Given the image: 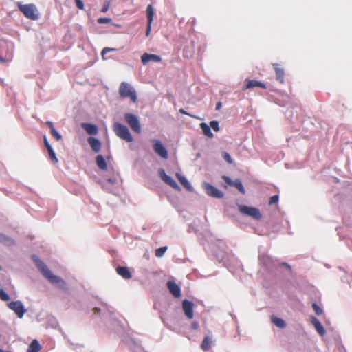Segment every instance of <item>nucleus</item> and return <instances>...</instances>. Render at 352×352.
I'll use <instances>...</instances> for the list:
<instances>
[{
	"instance_id": "obj_1",
	"label": "nucleus",
	"mask_w": 352,
	"mask_h": 352,
	"mask_svg": "<svg viewBox=\"0 0 352 352\" xmlns=\"http://www.w3.org/2000/svg\"><path fill=\"white\" fill-rule=\"evenodd\" d=\"M96 162L97 166L102 170L106 171V179L102 184V187L108 192L116 194L114 186L118 184L120 175L119 173L114 168L107 163L103 155H96Z\"/></svg>"
},
{
	"instance_id": "obj_2",
	"label": "nucleus",
	"mask_w": 352,
	"mask_h": 352,
	"mask_svg": "<svg viewBox=\"0 0 352 352\" xmlns=\"http://www.w3.org/2000/svg\"><path fill=\"white\" fill-rule=\"evenodd\" d=\"M32 259L42 275L54 287L67 292L68 287L67 283L60 276L54 275L46 264L35 254L32 255Z\"/></svg>"
},
{
	"instance_id": "obj_3",
	"label": "nucleus",
	"mask_w": 352,
	"mask_h": 352,
	"mask_svg": "<svg viewBox=\"0 0 352 352\" xmlns=\"http://www.w3.org/2000/svg\"><path fill=\"white\" fill-rule=\"evenodd\" d=\"M119 94L123 98H129L131 102L135 103L137 102V94L133 88L129 83L122 82L119 87Z\"/></svg>"
},
{
	"instance_id": "obj_4",
	"label": "nucleus",
	"mask_w": 352,
	"mask_h": 352,
	"mask_svg": "<svg viewBox=\"0 0 352 352\" xmlns=\"http://www.w3.org/2000/svg\"><path fill=\"white\" fill-rule=\"evenodd\" d=\"M113 130L118 137L126 142H132L133 141V138L129 129L124 124L116 122L113 125Z\"/></svg>"
},
{
	"instance_id": "obj_5",
	"label": "nucleus",
	"mask_w": 352,
	"mask_h": 352,
	"mask_svg": "<svg viewBox=\"0 0 352 352\" xmlns=\"http://www.w3.org/2000/svg\"><path fill=\"white\" fill-rule=\"evenodd\" d=\"M107 309L105 312L106 318L107 319V325L112 329L113 331H118L122 329V324L120 321L117 318L116 314L112 310L111 307H109L107 304L104 305Z\"/></svg>"
},
{
	"instance_id": "obj_6",
	"label": "nucleus",
	"mask_w": 352,
	"mask_h": 352,
	"mask_svg": "<svg viewBox=\"0 0 352 352\" xmlns=\"http://www.w3.org/2000/svg\"><path fill=\"white\" fill-rule=\"evenodd\" d=\"M12 52V47L8 42H0V62L6 63L11 60Z\"/></svg>"
},
{
	"instance_id": "obj_7",
	"label": "nucleus",
	"mask_w": 352,
	"mask_h": 352,
	"mask_svg": "<svg viewBox=\"0 0 352 352\" xmlns=\"http://www.w3.org/2000/svg\"><path fill=\"white\" fill-rule=\"evenodd\" d=\"M19 9L28 19L31 20H36L38 19V14L34 4H19Z\"/></svg>"
},
{
	"instance_id": "obj_8",
	"label": "nucleus",
	"mask_w": 352,
	"mask_h": 352,
	"mask_svg": "<svg viewBox=\"0 0 352 352\" xmlns=\"http://www.w3.org/2000/svg\"><path fill=\"white\" fill-rule=\"evenodd\" d=\"M124 120L132 129V131L138 134L142 132L141 124L138 118L131 113H126L124 116Z\"/></svg>"
},
{
	"instance_id": "obj_9",
	"label": "nucleus",
	"mask_w": 352,
	"mask_h": 352,
	"mask_svg": "<svg viewBox=\"0 0 352 352\" xmlns=\"http://www.w3.org/2000/svg\"><path fill=\"white\" fill-rule=\"evenodd\" d=\"M239 210L243 214L251 217L256 220H260L262 217L260 210L254 207L245 205H238Z\"/></svg>"
},
{
	"instance_id": "obj_10",
	"label": "nucleus",
	"mask_w": 352,
	"mask_h": 352,
	"mask_svg": "<svg viewBox=\"0 0 352 352\" xmlns=\"http://www.w3.org/2000/svg\"><path fill=\"white\" fill-rule=\"evenodd\" d=\"M202 187L204 189L206 193L213 198L221 199L224 197V193L221 190L218 189L213 185L208 182H204Z\"/></svg>"
},
{
	"instance_id": "obj_11",
	"label": "nucleus",
	"mask_w": 352,
	"mask_h": 352,
	"mask_svg": "<svg viewBox=\"0 0 352 352\" xmlns=\"http://www.w3.org/2000/svg\"><path fill=\"white\" fill-rule=\"evenodd\" d=\"M8 307L14 311L19 318H22L27 311L21 300L11 301L8 303Z\"/></svg>"
},
{
	"instance_id": "obj_12",
	"label": "nucleus",
	"mask_w": 352,
	"mask_h": 352,
	"mask_svg": "<svg viewBox=\"0 0 352 352\" xmlns=\"http://www.w3.org/2000/svg\"><path fill=\"white\" fill-rule=\"evenodd\" d=\"M193 309H194V303L188 300L184 299L182 301V309L183 311L186 316V318L189 320H191L193 318L194 313H193Z\"/></svg>"
},
{
	"instance_id": "obj_13",
	"label": "nucleus",
	"mask_w": 352,
	"mask_h": 352,
	"mask_svg": "<svg viewBox=\"0 0 352 352\" xmlns=\"http://www.w3.org/2000/svg\"><path fill=\"white\" fill-rule=\"evenodd\" d=\"M259 261L269 270H272L276 267V262L268 255H260Z\"/></svg>"
},
{
	"instance_id": "obj_14",
	"label": "nucleus",
	"mask_w": 352,
	"mask_h": 352,
	"mask_svg": "<svg viewBox=\"0 0 352 352\" xmlns=\"http://www.w3.org/2000/svg\"><path fill=\"white\" fill-rule=\"evenodd\" d=\"M166 286L170 293L175 298H179L181 296V288L174 280H168L166 283Z\"/></svg>"
},
{
	"instance_id": "obj_15",
	"label": "nucleus",
	"mask_w": 352,
	"mask_h": 352,
	"mask_svg": "<svg viewBox=\"0 0 352 352\" xmlns=\"http://www.w3.org/2000/svg\"><path fill=\"white\" fill-rule=\"evenodd\" d=\"M261 87L263 89H266L267 86L265 83H263L261 81L256 80H250V79H245V83L243 85V89L246 90L249 89H252L254 87Z\"/></svg>"
},
{
	"instance_id": "obj_16",
	"label": "nucleus",
	"mask_w": 352,
	"mask_h": 352,
	"mask_svg": "<svg viewBox=\"0 0 352 352\" xmlns=\"http://www.w3.org/2000/svg\"><path fill=\"white\" fill-rule=\"evenodd\" d=\"M310 322L319 335L324 336L325 334L326 331L323 325L316 317L311 316Z\"/></svg>"
},
{
	"instance_id": "obj_17",
	"label": "nucleus",
	"mask_w": 352,
	"mask_h": 352,
	"mask_svg": "<svg viewBox=\"0 0 352 352\" xmlns=\"http://www.w3.org/2000/svg\"><path fill=\"white\" fill-rule=\"evenodd\" d=\"M146 16L148 19V23H147V28H146V35L148 36L151 28V23L153 20L154 16V10L152 5H148L146 8Z\"/></svg>"
},
{
	"instance_id": "obj_18",
	"label": "nucleus",
	"mask_w": 352,
	"mask_h": 352,
	"mask_svg": "<svg viewBox=\"0 0 352 352\" xmlns=\"http://www.w3.org/2000/svg\"><path fill=\"white\" fill-rule=\"evenodd\" d=\"M141 60L144 65H146L151 60L153 62H160L162 58L156 54L144 53L141 56Z\"/></svg>"
},
{
	"instance_id": "obj_19",
	"label": "nucleus",
	"mask_w": 352,
	"mask_h": 352,
	"mask_svg": "<svg viewBox=\"0 0 352 352\" xmlns=\"http://www.w3.org/2000/svg\"><path fill=\"white\" fill-rule=\"evenodd\" d=\"M116 272L124 279H129L132 276L129 267L126 266H118Z\"/></svg>"
},
{
	"instance_id": "obj_20",
	"label": "nucleus",
	"mask_w": 352,
	"mask_h": 352,
	"mask_svg": "<svg viewBox=\"0 0 352 352\" xmlns=\"http://www.w3.org/2000/svg\"><path fill=\"white\" fill-rule=\"evenodd\" d=\"M153 150L157 154H168L163 144L159 140H153Z\"/></svg>"
},
{
	"instance_id": "obj_21",
	"label": "nucleus",
	"mask_w": 352,
	"mask_h": 352,
	"mask_svg": "<svg viewBox=\"0 0 352 352\" xmlns=\"http://www.w3.org/2000/svg\"><path fill=\"white\" fill-rule=\"evenodd\" d=\"M83 129L89 135H96L98 131V129L96 125L91 123H82L81 124Z\"/></svg>"
},
{
	"instance_id": "obj_22",
	"label": "nucleus",
	"mask_w": 352,
	"mask_h": 352,
	"mask_svg": "<svg viewBox=\"0 0 352 352\" xmlns=\"http://www.w3.org/2000/svg\"><path fill=\"white\" fill-rule=\"evenodd\" d=\"M273 67H274V70L276 72V79L280 83H283L284 82V76H285V72H284L283 69L280 68L278 63H274L273 64Z\"/></svg>"
},
{
	"instance_id": "obj_23",
	"label": "nucleus",
	"mask_w": 352,
	"mask_h": 352,
	"mask_svg": "<svg viewBox=\"0 0 352 352\" xmlns=\"http://www.w3.org/2000/svg\"><path fill=\"white\" fill-rule=\"evenodd\" d=\"M88 142L94 152H99L101 148L100 142L95 138H89Z\"/></svg>"
},
{
	"instance_id": "obj_24",
	"label": "nucleus",
	"mask_w": 352,
	"mask_h": 352,
	"mask_svg": "<svg viewBox=\"0 0 352 352\" xmlns=\"http://www.w3.org/2000/svg\"><path fill=\"white\" fill-rule=\"evenodd\" d=\"M177 177L180 183L184 186V187L188 190L189 192H192L194 190L192 186L188 180L184 176L177 174Z\"/></svg>"
},
{
	"instance_id": "obj_25",
	"label": "nucleus",
	"mask_w": 352,
	"mask_h": 352,
	"mask_svg": "<svg viewBox=\"0 0 352 352\" xmlns=\"http://www.w3.org/2000/svg\"><path fill=\"white\" fill-rule=\"evenodd\" d=\"M271 322L276 327L283 329L286 327V322L283 319L278 318L276 316H271Z\"/></svg>"
},
{
	"instance_id": "obj_26",
	"label": "nucleus",
	"mask_w": 352,
	"mask_h": 352,
	"mask_svg": "<svg viewBox=\"0 0 352 352\" xmlns=\"http://www.w3.org/2000/svg\"><path fill=\"white\" fill-rule=\"evenodd\" d=\"M40 349L41 344L37 340H34L29 345L27 352H38Z\"/></svg>"
},
{
	"instance_id": "obj_27",
	"label": "nucleus",
	"mask_w": 352,
	"mask_h": 352,
	"mask_svg": "<svg viewBox=\"0 0 352 352\" xmlns=\"http://www.w3.org/2000/svg\"><path fill=\"white\" fill-rule=\"evenodd\" d=\"M211 342L212 339L208 336H205L201 344V349L208 351L211 348Z\"/></svg>"
},
{
	"instance_id": "obj_28",
	"label": "nucleus",
	"mask_w": 352,
	"mask_h": 352,
	"mask_svg": "<svg viewBox=\"0 0 352 352\" xmlns=\"http://www.w3.org/2000/svg\"><path fill=\"white\" fill-rule=\"evenodd\" d=\"M200 127L204 134L209 138H213V133L211 132L210 127L206 123H201Z\"/></svg>"
},
{
	"instance_id": "obj_29",
	"label": "nucleus",
	"mask_w": 352,
	"mask_h": 352,
	"mask_svg": "<svg viewBox=\"0 0 352 352\" xmlns=\"http://www.w3.org/2000/svg\"><path fill=\"white\" fill-rule=\"evenodd\" d=\"M201 222L199 219H195L192 223L189 224L188 232L196 233L198 232V225Z\"/></svg>"
},
{
	"instance_id": "obj_30",
	"label": "nucleus",
	"mask_w": 352,
	"mask_h": 352,
	"mask_svg": "<svg viewBox=\"0 0 352 352\" xmlns=\"http://www.w3.org/2000/svg\"><path fill=\"white\" fill-rule=\"evenodd\" d=\"M232 186L235 187L241 194L245 193V190L240 179H236Z\"/></svg>"
},
{
	"instance_id": "obj_31",
	"label": "nucleus",
	"mask_w": 352,
	"mask_h": 352,
	"mask_svg": "<svg viewBox=\"0 0 352 352\" xmlns=\"http://www.w3.org/2000/svg\"><path fill=\"white\" fill-rule=\"evenodd\" d=\"M0 242L7 245H11L14 243V241L10 237L3 233H0Z\"/></svg>"
},
{
	"instance_id": "obj_32",
	"label": "nucleus",
	"mask_w": 352,
	"mask_h": 352,
	"mask_svg": "<svg viewBox=\"0 0 352 352\" xmlns=\"http://www.w3.org/2000/svg\"><path fill=\"white\" fill-rule=\"evenodd\" d=\"M167 246H162L155 250V256L157 257H162L167 250Z\"/></svg>"
},
{
	"instance_id": "obj_33",
	"label": "nucleus",
	"mask_w": 352,
	"mask_h": 352,
	"mask_svg": "<svg viewBox=\"0 0 352 352\" xmlns=\"http://www.w3.org/2000/svg\"><path fill=\"white\" fill-rule=\"evenodd\" d=\"M168 185L171 186L173 188H174L176 190L181 191V188L178 185V184L173 179H170L168 182L166 183Z\"/></svg>"
},
{
	"instance_id": "obj_34",
	"label": "nucleus",
	"mask_w": 352,
	"mask_h": 352,
	"mask_svg": "<svg viewBox=\"0 0 352 352\" xmlns=\"http://www.w3.org/2000/svg\"><path fill=\"white\" fill-rule=\"evenodd\" d=\"M278 267H280V268L285 267L286 270H287V274H288V275H290L292 274V270L291 265L286 262H283V263H279Z\"/></svg>"
},
{
	"instance_id": "obj_35",
	"label": "nucleus",
	"mask_w": 352,
	"mask_h": 352,
	"mask_svg": "<svg viewBox=\"0 0 352 352\" xmlns=\"http://www.w3.org/2000/svg\"><path fill=\"white\" fill-rule=\"evenodd\" d=\"M0 298L3 301H8L10 300V297L9 294L3 289H0Z\"/></svg>"
},
{
	"instance_id": "obj_36",
	"label": "nucleus",
	"mask_w": 352,
	"mask_h": 352,
	"mask_svg": "<svg viewBox=\"0 0 352 352\" xmlns=\"http://www.w3.org/2000/svg\"><path fill=\"white\" fill-rule=\"evenodd\" d=\"M312 308L318 316L323 314V309L316 302L312 304Z\"/></svg>"
},
{
	"instance_id": "obj_37",
	"label": "nucleus",
	"mask_w": 352,
	"mask_h": 352,
	"mask_svg": "<svg viewBox=\"0 0 352 352\" xmlns=\"http://www.w3.org/2000/svg\"><path fill=\"white\" fill-rule=\"evenodd\" d=\"M210 127L212 128L215 132L219 131V122L217 120H212L210 122Z\"/></svg>"
},
{
	"instance_id": "obj_38",
	"label": "nucleus",
	"mask_w": 352,
	"mask_h": 352,
	"mask_svg": "<svg viewBox=\"0 0 352 352\" xmlns=\"http://www.w3.org/2000/svg\"><path fill=\"white\" fill-rule=\"evenodd\" d=\"M222 179L230 186H232L234 182V180H232L230 177L227 175H223Z\"/></svg>"
},
{
	"instance_id": "obj_39",
	"label": "nucleus",
	"mask_w": 352,
	"mask_h": 352,
	"mask_svg": "<svg viewBox=\"0 0 352 352\" xmlns=\"http://www.w3.org/2000/svg\"><path fill=\"white\" fill-rule=\"evenodd\" d=\"M278 199H279V197L278 195H274L273 196H272L270 199V201H269V204L270 205H273V204H276L278 203Z\"/></svg>"
},
{
	"instance_id": "obj_40",
	"label": "nucleus",
	"mask_w": 352,
	"mask_h": 352,
	"mask_svg": "<svg viewBox=\"0 0 352 352\" xmlns=\"http://www.w3.org/2000/svg\"><path fill=\"white\" fill-rule=\"evenodd\" d=\"M111 1H110V0L107 1L103 4V6H102V10H101L102 12H107V11H108V10L109 9V7H110V6H111Z\"/></svg>"
},
{
	"instance_id": "obj_41",
	"label": "nucleus",
	"mask_w": 352,
	"mask_h": 352,
	"mask_svg": "<svg viewBox=\"0 0 352 352\" xmlns=\"http://www.w3.org/2000/svg\"><path fill=\"white\" fill-rule=\"evenodd\" d=\"M44 143H45V147L47 149L48 154H54L53 149H52V146H50V144L48 143L46 138H44Z\"/></svg>"
},
{
	"instance_id": "obj_42",
	"label": "nucleus",
	"mask_w": 352,
	"mask_h": 352,
	"mask_svg": "<svg viewBox=\"0 0 352 352\" xmlns=\"http://www.w3.org/2000/svg\"><path fill=\"white\" fill-rule=\"evenodd\" d=\"M111 21V19L110 18H99L98 19V23L100 24L109 23Z\"/></svg>"
},
{
	"instance_id": "obj_43",
	"label": "nucleus",
	"mask_w": 352,
	"mask_h": 352,
	"mask_svg": "<svg viewBox=\"0 0 352 352\" xmlns=\"http://www.w3.org/2000/svg\"><path fill=\"white\" fill-rule=\"evenodd\" d=\"M114 51H116V48H112V47H104L102 52H101V55L102 56L103 58H104V56L106 53L107 52H114Z\"/></svg>"
},
{
	"instance_id": "obj_44",
	"label": "nucleus",
	"mask_w": 352,
	"mask_h": 352,
	"mask_svg": "<svg viewBox=\"0 0 352 352\" xmlns=\"http://www.w3.org/2000/svg\"><path fill=\"white\" fill-rule=\"evenodd\" d=\"M50 133L53 137H54L56 139V140H59L61 139V135L56 129H53L52 131H51Z\"/></svg>"
},
{
	"instance_id": "obj_45",
	"label": "nucleus",
	"mask_w": 352,
	"mask_h": 352,
	"mask_svg": "<svg viewBox=\"0 0 352 352\" xmlns=\"http://www.w3.org/2000/svg\"><path fill=\"white\" fill-rule=\"evenodd\" d=\"M158 175L161 178V179L164 178L166 177V175L165 170L164 168H159L158 169Z\"/></svg>"
},
{
	"instance_id": "obj_46",
	"label": "nucleus",
	"mask_w": 352,
	"mask_h": 352,
	"mask_svg": "<svg viewBox=\"0 0 352 352\" xmlns=\"http://www.w3.org/2000/svg\"><path fill=\"white\" fill-rule=\"evenodd\" d=\"M74 1L76 2V6L78 9H80V10L84 9V3H83L82 1H81V0H74Z\"/></svg>"
},
{
	"instance_id": "obj_47",
	"label": "nucleus",
	"mask_w": 352,
	"mask_h": 352,
	"mask_svg": "<svg viewBox=\"0 0 352 352\" xmlns=\"http://www.w3.org/2000/svg\"><path fill=\"white\" fill-rule=\"evenodd\" d=\"M49 156H50V160L52 163L56 164L58 162L57 155H49Z\"/></svg>"
},
{
	"instance_id": "obj_48",
	"label": "nucleus",
	"mask_w": 352,
	"mask_h": 352,
	"mask_svg": "<svg viewBox=\"0 0 352 352\" xmlns=\"http://www.w3.org/2000/svg\"><path fill=\"white\" fill-rule=\"evenodd\" d=\"M45 124L48 126V128L50 129V131H52L53 129H55L54 126V124H53V122H51V121H47L45 122Z\"/></svg>"
},
{
	"instance_id": "obj_49",
	"label": "nucleus",
	"mask_w": 352,
	"mask_h": 352,
	"mask_svg": "<svg viewBox=\"0 0 352 352\" xmlns=\"http://www.w3.org/2000/svg\"><path fill=\"white\" fill-rule=\"evenodd\" d=\"M45 124L48 126V128L50 129V131H52L53 129H55L54 126V124H53V122H51V121H47L45 122Z\"/></svg>"
},
{
	"instance_id": "obj_50",
	"label": "nucleus",
	"mask_w": 352,
	"mask_h": 352,
	"mask_svg": "<svg viewBox=\"0 0 352 352\" xmlns=\"http://www.w3.org/2000/svg\"><path fill=\"white\" fill-rule=\"evenodd\" d=\"M224 160L229 164H232L233 160L231 157V155H223Z\"/></svg>"
},
{
	"instance_id": "obj_51",
	"label": "nucleus",
	"mask_w": 352,
	"mask_h": 352,
	"mask_svg": "<svg viewBox=\"0 0 352 352\" xmlns=\"http://www.w3.org/2000/svg\"><path fill=\"white\" fill-rule=\"evenodd\" d=\"M191 327H192V329H193L195 330H197L199 328V323L197 322H193L192 323Z\"/></svg>"
},
{
	"instance_id": "obj_52",
	"label": "nucleus",
	"mask_w": 352,
	"mask_h": 352,
	"mask_svg": "<svg viewBox=\"0 0 352 352\" xmlns=\"http://www.w3.org/2000/svg\"><path fill=\"white\" fill-rule=\"evenodd\" d=\"M285 166L287 168H300V166H298V165L292 166L288 163H285Z\"/></svg>"
},
{
	"instance_id": "obj_53",
	"label": "nucleus",
	"mask_w": 352,
	"mask_h": 352,
	"mask_svg": "<svg viewBox=\"0 0 352 352\" xmlns=\"http://www.w3.org/2000/svg\"><path fill=\"white\" fill-rule=\"evenodd\" d=\"M179 111V113H182V114H184V115H188V116H190V117H192V115H190V113H187V112H186L184 109H180Z\"/></svg>"
},
{
	"instance_id": "obj_54",
	"label": "nucleus",
	"mask_w": 352,
	"mask_h": 352,
	"mask_svg": "<svg viewBox=\"0 0 352 352\" xmlns=\"http://www.w3.org/2000/svg\"><path fill=\"white\" fill-rule=\"evenodd\" d=\"M171 178L172 177L170 176L166 175V177L164 178H163L162 180L166 184L167 182H168L170 180V179H171Z\"/></svg>"
},
{
	"instance_id": "obj_55",
	"label": "nucleus",
	"mask_w": 352,
	"mask_h": 352,
	"mask_svg": "<svg viewBox=\"0 0 352 352\" xmlns=\"http://www.w3.org/2000/svg\"><path fill=\"white\" fill-rule=\"evenodd\" d=\"M94 314H98V315H100V311H101V310H100V308L95 307V308H94Z\"/></svg>"
},
{
	"instance_id": "obj_56",
	"label": "nucleus",
	"mask_w": 352,
	"mask_h": 352,
	"mask_svg": "<svg viewBox=\"0 0 352 352\" xmlns=\"http://www.w3.org/2000/svg\"><path fill=\"white\" fill-rule=\"evenodd\" d=\"M162 160H166L168 159L169 155H160Z\"/></svg>"
},
{
	"instance_id": "obj_57",
	"label": "nucleus",
	"mask_w": 352,
	"mask_h": 352,
	"mask_svg": "<svg viewBox=\"0 0 352 352\" xmlns=\"http://www.w3.org/2000/svg\"><path fill=\"white\" fill-rule=\"evenodd\" d=\"M221 102H218L217 104V106H216V109L219 110L221 108Z\"/></svg>"
},
{
	"instance_id": "obj_58",
	"label": "nucleus",
	"mask_w": 352,
	"mask_h": 352,
	"mask_svg": "<svg viewBox=\"0 0 352 352\" xmlns=\"http://www.w3.org/2000/svg\"><path fill=\"white\" fill-rule=\"evenodd\" d=\"M111 158V155H107V161L109 162Z\"/></svg>"
},
{
	"instance_id": "obj_59",
	"label": "nucleus",
	"mask_w": 352,
	"mask_h": 352,
	"mask_svg": "<svg viewBox=\"0 0 352 352\" xmlns=\"http://www.w3.org/2000/svg\"><path fill=\"white\" fill-rule=\"evenodd\" d=\"M0 352H12V351H5L4 350H3L2 349L0 348Z\"/></svg>"
},
{
	"instance_id": "obj_60",
	"label": "nucleus",
	"mask_w": 352,
	"mask_h": 352,
	"mask_svg": "<svg viewBox=\"0 0 352 352\" xmlns=\"http://www.w3.org/2000/svg\"><path fill=\"white\" fill-rule=\"evenodd\" d=\"M1 270H2V267H1V266L0 265V271H1Z\"/></svg>"
}]
</instances>
